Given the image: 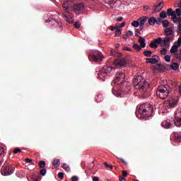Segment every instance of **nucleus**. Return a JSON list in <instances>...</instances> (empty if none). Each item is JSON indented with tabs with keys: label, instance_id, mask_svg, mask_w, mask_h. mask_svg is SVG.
<instances>
[{
	"label": "nucleus",
	"instance_id": "obj_1",
	"mask_svg": "<svg viewBox=\"0 0 181 181\" xmlns=\"http://www.w3.org/2000/svg\"><path fill=\"white\" fill-rule=\"evenodd\" d=\"M112 83L118 84L120 91L122 93H128L131 88V83L127 81V76L124 72H117Z\"/></svg>",
	"mask_w": 181,
	"mask_h": 181
},
{
	"label": "nucleus",
	"instance_id": "obj_2",
	"mask_svg": "<svg viewBox=\"0 0 181 181\" xmlns=\"http://www.w3.org/2000/svg\"><path fill=\"white\" fill-rule=\"evenodd\" d=\"M133 85L136 90L142 91L143 95L144 97H149V83L146 82V79L142 76V75H139L133 79Z\"/></svg>",
	"mask_w": 181,
	"mask_h": 181
},
{
	"label": "nucleus",
	"instance_id": "obj_3",
	"mask_svg": "<svg viewBox=\"0 0 181 181\" xmlns=\"http://www.w3.org/2000/svg\"><path fill=\"white\" fill-rule=\"evenodd\" d=\"M152 114H153V105L149 103H144L136 107V115L137 118L152 117Z\"/></svg>",
	"mask_w": 181,
	"mask_h": 181
},
{
	"label": "nucleus",
	"instance_id": "obj_4",
	"mask_svg": "<svg viewBox=\"0 0 181 181\" xmlns=\"http://www.w3.org/2000/svg\"><path fill=\"white\" fill-rule=\"evenodd\" d=\"M175 120L170 121L167 119L161 123L163 128L169 129L170 127L175 125L178 128H181V108H177L175 114Z\"/></svg>",
	"mask_w": 181,
	"mask_h": 181
},
{
	"label": "nucleus",
	"instance_id": "obj_5",
	"mask_svg": "<svg viewBox=\"0 0 181 181\" xmlns=\"http://www.w3.org/2000/svg\"><path fill=\"white\" fill-rule=\"evenodd\" d=\"M172 91L169 85H160L157 88L156 95L161 100H166Z\"/></svg>",
	"mask_w": 181,
	"mask_h": 181
},
{
	"label": "nucleus",
	"instance_id": "obj_6",
	"mask_svg": "<svg viewBox=\"0 0 181 181\" xmlns=\"http://www.w3.org/2000/svg\"><path fill=\"white\" fill-rule=\"evenodd\" d=\"M88 59L90 62H95V63H100L103 62L104 59V55L101 54L99 51H95L92 54L88 55Z\"/></svg>",
	"mask_w": 181,
	"mask_h": 181
},
{
	"label": "nucleus",
	"instance_id": "obj_7",
	"mask_svg": "<svg viewBox=\"0 0 181 181\" xmlns=\"http://www.w3.org/2000/svg\"><path fill=\"white\" fill-rule=\"evenodd\" d=\"M1 172L4 176H11V175L14 172L13 165L6 163V161L1 168Z\"/></svg>",
	"mask_w": 181,
	"mask_h": 181
},
{
	"label": "nucleus",
	"instance_id": "obj_8",
	"mask_svg": "<svg viewBox=\"0 0 181 181\" xmlns=\"http://www.w3.org/2000/svg\"><path fill=\"white\" fill-rule=\"evenodd\" d=\"M180 45H181V36L179 37L177 41H176L174 43V45L172 46L170 50V53H172L173 54L177 53V50L179 47H180Z\"/></svg>",
	"mask_w": 181,
	"mask_h": 181
},
{
	"label": "nucleus",
	"instance_id": "obj_9",
	"mask_svg": "<svg viewBox=\"0 0 181 181\" xmlns=\"http://www.w3.org/2000/svg\"><path fill=\"white\" fill-rule=\"evenodd\" d=\"M102 73L107 74V76H112L115 73V69L106 65L102 69Z\"/></svg>",
	"mask_w": 181,
	"mask_h": 181
},
{
	"label": "nucleus",
	"instance_id": "obj_10",
	"mask_svg": "<svg viewBox=\"0 0 181 181\" xmlns=\"http://www.w3.org/2000/svg\"><path fill=\"white\" fill-rule=\"evenodd\" d=\"M114 64L116 66L117 69H121L127 66V61L124 58L115 59Z\"/></svg>",
	"mask_w": 181,
	"mask_h": 181
},
{
	"label": "nucleus",
	"instance_id": "obj_11",
	"mask_svg": "<svg viewBox=\"0 0 181 181\" xmlns=\"http://www.w3.org/2000/svg\"><path fill=\"white\" fill-rule=\"evenodd\" d=\"M173 40V37L166 36L163 38L161 47H169L170 46V42Z\"/></svg>",
	"mask_w": 181,
	"mask_h": 181
},
{
	"label": "nucleus",
	"instance_id": "obj_12",
	"mask_svg": "<svg viewBox=\"0 0 181 181\" xmlns=\"http://www.w3.org/2000/svg\"><path fill=\"white\" fill-rule=\"evenodd\" d=\"M73 11H74L75 12H81L84 11V4L79 3L74 4L73 6Z\"/></svg>",
	"mask_w": 181,
	"mask_h": 181
},
{
	"label": "nucleus",
	"instance_id": "obj_13",
	"mask_svg": "<svg viewBox=\"0 0 181 181\" xmlns=\"http://www.w3.org/2000/svg\"><path fill=\"white\" fill-rule=\"evenodd\" d=\"M62 7L65 9V12L66 13H70V8H71V1H65L63 4Z\"/></svg>",
	"mask_w": 181,
	"mask_h": 181
},
{
	"label": "nucleus",
	"instance_id": "obj_14",
	"mask_svg": "<svg viewBox=\"0 0 181 181\" xmlns=\"http://www.w3.org/2000/svg\"><path fill=\"white\" fill-rule=\"evenodd\" d=\"M163 5H164L163 1H161L158 5L154 6L153 13H158V12H160V11L163 9Z\"/></svg>",
	"mask_w": 181,
	"mask_h": 181
},
{
	"label": "nucleus",
	"instance_id": "obj_15",
	"mask_svg": "<svg viewBox=\"0 0 181 181\" xmlns=\"http://www.w3.org/2000/svg\"><path fill=\"white\" fill-rule=\"evenodd\" d=\"M160 62V58H146V63H150L151 64H156L157 63H159Z\"/></svg>",
	"mask_w": 181,
	"mask_h": 181
},
{
	"label": "nucleus",
	"instance_id": "obj_16",
	"mask_svg": "<svg viewBox=\"0 0 181 181\" xmlns=\"http://www.w3.org/2000/svg\"><path fill=\"white\" fill-rule=\"evenodd\" d=\"M138 42L140 44V46L143 47V49H145V47H146V40H145V38L139 36Z\"/></svg>",
	"mask_w": 181,
	"mask_h": 181
},
{
	"label": "nucleus",
	"instance_id": "obj_17",
	"mask_svg": "<svg viewBox=\"0 0 181 181\" xmlns=\"http://www.w3.org/2000/svg\"><path fill=\"white\" fill-rule=\"evenodd\" d=\"M139 23L140 26H144L145 23H146V21H148V17L146 16H143L139 18Z\"/></svg>",
	"mask_w": 181,
	"mask_h": 181
},
{
	"label": "nucleus",
	"instance_id": "obj_18",
	"mask_svg": "<svg viewBox=\"0 0 181 181\" xmlns=\"http://www.w3.org/2000/svg\"><path fill=\"white\" fill-rule=\"evenodd\" d=\"M164 33L166 36H170V35H173V28H167L164 30Z\"/></svg>",
	"mask_w": 181,
	"mask_h": 181
},
{
	"label": "nucleus",
	"instance_id": "obj_19",
	"mask_svg": "<svg viewBox=\"0 0 181 181\" xmlns=\"http://www.w3.org/2000/svg\"><path fill=\"white\" fill-rule=\"evenodd\" d=\"M175 141L177 142H181V133L175 132L174 133Z\"/></svg>",
	"mask_w": 181,
	"mask_h": 181
},
{
	"label": "nucleus",
	"instance_id": "obj_20",
	"mask_svg": "<svg viewBox=\"0 0 181 181\" xmlns=\"http://www.w3.org/2000/svg\"><path fill=\"white\" fill-rule=\"evenodd\" d=\"M64 19L69 23H73L74 22V20H73V18L70 15H64Z\"/></svg>",
	"mask_w": 181,
	"mask_h": 181
},
{
	"label": "nucleus",
	"instance_id": "obj_21",
	"mask_svg": "<svg viewBox=\"0 0 181 181\" xmlns=\"http://www.w3.org/2000/svg\"><path fill=\"white\" fill-rule=\"evenodd\" d=\"M148 22L149 25H151V26H153V25H155V23H156V22H158V20L155 17H150L148 18Z\"/></svg>",
	"mask_w": 181,
	"mask_h": 181
},
{
	"label": "nucleus",
	"instance_id": "obj_22",
	"mask_svg": "<svg viewBox=\"0 0 181 181\" xmlns=\"http://www.w3.org/2000/svg\"><path fill=\"white\" fill-rule=\"evenodd\" d=\"M133 49H134V50H136V52H141V50H142V49H144V47H142L141 45H139L136 43H134Z\"/></svg>",
	"mask_w": 181,
	"mask_h": 181
},
{
	"label": "nucleus",
	"instance_id": "obj_23",
	"mask_svg": "<svg viewBox=\"0 0 181 181\" xmlns=\"http://www.w3.org/2000/svg\"><path fill=\"white\" fill-rule=\"evenodd\" d=\"M167 13V15L168 16H172V18L173 16H175V15H176V12L175 11H173L172 8H168L167 10V13Z\"/></svg>",
	"mask_w": 181,
	"mask_h": 181
},
{
	"label": "nucleus",
	"instance_id": "obj_24",
	"mask_svg": "<svg viewBox=\"0 0 181 181\" xmlns=\"http://www.w3.org/2000/svg\"><path fill=\"white\" fill-rule=\"evenodd\" d=\"M122 35V29L119 28V27L117 28L115 33V36L116 37H119V36Z\"/></svg>",
	"mask_w": 181,
	"mask_h": 181
},
{
	"label": "nucleus",
	"instance_id": "obj_25",
	"mask_svg": "<svg viewBox=\"0 0 181 181\" xmlns=\"http://www.w3.org/2000/svg\"><path fill=\"white\" fill-rule=\"evenodd\" d=\"M111 54L112 56H115L116 57H121L122 56V54L121 52H117L114 49L111 50Z\"/></svg>",
	"mask_w": 181,
	"mask_h": 181
},
{
	"label": "nucleus",
	"instance_id": "obj_26",
	"mask_svg": "<svg viewBox=\"0 0 181 181\" xmlns=\"http://www.w3.org/2000/svg\"><path fill=\"white\" fill-rule=\"evenodd\" d=\"M52 165L55 168H59V166H60V160H59V159L54 160Z\"/></svg>",
	"mask_w": 181,
	"mask_h": 181
},
{
	"label": "nucleus",
	"instance_id": "obj_27",
	"mask_svg": "<svg viewBox=\"0 0 181 181\" xmlns=\"http://www.w3.org/2000/svg\"><path fill=\"white\" fill-rule=\"evenodd\" d=\"M38 166L40 169H45V168H46V162H45V160H40L38 163Z\"/></svg>",
	"mask_w": 181,
	"mask_h": 181
},
{
	"label": "nucleus",
	"instance_id": "obj_28",
	"mask_svg": "<svg viewBox=\"0 0 181 181\" xmlns=\"http://www.w3.org/2000/svg\"><path fill=\"white\" fill-rule=\"evenodd\" d=\"M169 105L171 108H175L177 105V102L169 100Z\"/></svg>",
	"mask_w": 181,
	"mask_h": 181
},
{
	"label": "nucleus",
	"instance_id": "obj_29",
	"mask_svg": "<svg viewBox=\"0 0 181 181\" xmlns=\"http://www.w3.org/2000/svg\"><path fill=\"white\" fill-rule=\"evenodd\" d=\"M143 54L146 56V57H151V56H152V51L146 50L143 52Z\"/></svg>",
	"mask_w": 181,
	"mask_h": 181
},
{
	"label": "nucleus",
	"instance_id": "obj_30",
	"mask_svg": "<svg viewBox=\"0 0 181 181\" xmlns=\"http://www.w3.org/2000/svg\"><path fill=\"white\" fill-rule=\"evenodd\" d=\"M171 69L175 71L178 70L179 69V64L173 63L171 65Z\"/></svg>",
	"mask_w": 181,
	"mask_h": 181
},
{
	"label": "nucleus",
	"instance_id": "obj_31",
	"mask_svg": "<svg viewBox=\"0 0 181 181\" xmlns=\"http://www.w3.org/2000/svg\"><path fill=\"white\" fill-rule=\"evenodd\" d=\"M154 42H156V45H160V46L162 47V42H163L162 37H158L155 39Z\"/></svg>",
	"mask_w": 181,
	"mask_h": 181
},
{
	"label": "nucleus",
	"instance_id": "obj_32",
	"mask_svg": "<svg viewBox=\"0 0 181 181\" xmlns=\"http://www.w3.org/2000/svg\"><path fill=\"white\" fill-rule=\"evenodd\" d=\"M150 47L153 49H158V45L156 44L155 40L151 41V42L150 43Z\"/></svg>",
	"mask_w": 181,
	"mask_h": 181
},
{
	"label": "nucleus",
	"instance_id": "obj_33",
	"mask_svg": "<svg viewBox=\"0 0 181 181\" xmlns=\"http://www.w3.org/2000/svg\"><path fill=\"white\" fill-rule=\"evenodd\" d=\"M104 100V98H103L102 95H98L96 97V101L97 103H103V100Z\"/></svg>",
	"mask_w": 181,
	"mask_h": 181
},
{
	"label": "nucleus",
	"instance_id": "obj_34",
	"mask_svg": "<svg viewBox=\"0 0 181 181\" xmlns=\"http://www.w3.org/2000/svg\"><path fill=\"white\" fill-rule=\"evenodd\" d=\"M160 18H162V19H166V18H168V14L166 11H162L160 13Z\"/></svg>",
	"mask_w": 181,
	"mask_h": 181
},
{
	"label": "nucleus",
	"instance_id": "obj_35",
	"mask_svg": "<svg viewBox=\"0 0 181 181\" xmlns=\"http://www.w3.org/2000/svg\"><path fill=\"white\" fill-rule=\"evenodd\" d=\"M62 169H64L66 172H70V166L67 165V164L64 163L62 165Z\"/></svg>",
	"mask_w": 181,
	"mask_h": 181
},
{
	"label": "nucleus",
	"instance_id": "obj_36",
	"mask_svg": "<svg viewBox=\"0 0 181 181\" xmlns=\"http://www.w3.org/2000/svg\"><path fill=\"white\" fill-rule=\"evenodd\" d=\"M139 21H134L132 23V25L134 26V28H138V26H139Z\"/></svg>",
	"mask_w": 181,
	"mask_h": 181
},
{
	"label": "nucleus",
	"instance_id": "obj_37",
	"mask_svg": "<svg viewBox=\"0 0 181 181\" xmlns=\"http://www.w3.org/2000/svg\"><path fill=\"white\" fill-rule=\"evenodd\" d=\"M163 28H168V26H169V21L168 20H164L163 21Z\"/></svg>",
	"mask_w": 181,
	"mask_h": 181
},
{
	"label": "nucleus",
	"instance_id": "obj_38",
	"mask_svg": "<svg viewBox=\"0 0 181 181\" xmlns=\"http://www.w3.org/2000/svg\"><path fill=\"white\" fill-rule=\"evenodd\" d=\"M107 29H109L110 30H111L112 32H114V30H117L118 29V26H112L110 25L107 28Z\"/></svg>",
	"mask_w": 181,
	"mask_h": 181
},
{
	"label": "nucleus",
	"instance_id": "obj_39",
	"mask_svg": "<svg viewBox=\"0 0 181 181\" xmlns=\"http://www.w3.org/2000/svg\"><path fill=\"white\" fill-rule=\"evenodd\" d=\"M172 19H173V22H174V23H177L178 18H177V16H176V14L172 17Z\"/></svg>",
	"mask_w": 181,
	"mask_h": 181
},
{
	"label": "nucleus",
	"instance_id": "obj_40",
	"mask_svg": "<svg viewBox=\"0 0 181 181\" xmlns=\"http://www.w3.org/2000/svg\"><path fill=\"white\" fill-rule=\"evenodd\" d=\"M80 26H81V23L79 21L75 22L74 28H76V29H78Z\"/></svg>",
	"mask_w": 181,
	"mask_h": 181
},
{
	"label": "nucleus",
	"instance_id": "obj_41",
	"mask_svg": "<svg viewBox=\"0 0 181 181\" xmlns=\"http://www.w3.org/2000/svg\"><path fill=\"white\" fill-rule=\"evenodd\" d=\"M105 4H107V5H112L114 4V0H104Z\"/></svg>",
	"mask_w": 181,
	"mask_h": 181
},
{
	"label": "nucleus",
	"instance_id": "obj_42",
	"mask_svg": "<svg viewBox=\"0 0 181 181\" xmlns=\"http://www.w3.org/2000/svg\"><path fill=\"white\" fill-rule=\"evenodd\" d=\"M160 54H166L168 53V49H166V48H163L160 52Z\"/></svg>",
	"mask_w": 181,
	"mask_h": 181
},
{
	"label": "nucleus",
	"instance_id": "obj_43",
	"mask_svg": "<svg viewBox=\"0 0 181 181\" xmlns=\"http://www.w3.org/2000/svg\"><path fill=\"white\" fill-rule=\"evenodd\" d=\"M46 173H47L46 169H42L40 171V173L42 175V176H45L46 175Z\"/></svg>",
	"mask_w": 181,
	"mask_h": 181
},
{
	"label": "nucleus",
	"instance_id": "obj_44",
	"mask_svg": "<svg viewBox=\"0 0 181 181\" xmlns=\"http://www.w3.org/2000/svg\"><path fill=\"white\" fill-rule=\"evenodd\" d=\"M164 60L167 62V63H169L170 62V55H165L164 57Z\"/></svg>",
	"mask_w": 181,
	"mask_h": 181
},
{
	"label": "nucleus",
	"instance_id": "obj_45",
	"mask_svg": "<svg viewBox=\"0 0 181 181\" xmlns=\"http://www.w3.org/2000/svg\"><path fill=\"white\" fill-rule=\"evenodd\" d=\"M22 152V150H21V148H16L13 151V153H15L16 155V153H19Z\"/></svg>",
	"mask_w": 181,
	"mask_h": 181
},
{
	"label": "nucleus",
	"instance_id": "obj_46",
	"mask_svg": "<svg viewBox=\"0 0 181 181\" xmlns=\"http://www.w3.org/2000/svg\"><path fill=\"white\" fill-rule=\"evenodd\" d=\"M58 177H59V179L62 180L63 177H64V173H62V172L59 173H58Z\"/></svg>",
	"mask_w": 181,
	"mask_h": 181
},
{
	"label": "nucleus",
	"instance_id": "obj_47",
	"mask_svg": "<svg viewBox=\"0 0 181 181\" xmlns=\"http://www.w3.org/2000/svg\"><path fill=\"white\" fill-rule=\"evenodd\" d=\"M51 19H52V21H54V22H56L57 23H59V19L56 18V16H52Z\"/></svg>",
	"mask_w": 181,
	"mask_h": 181
},
{
	"label": "nucleus",
	"instance_id": "obj_48",
	"mask_svg": "<svg viewBox=\"0 0 181 181\" xmlns=\"http://www.w3.org/2000/svg\"><path fill=\"white\" fill-rule=\"evenodd\" d=\"M175 13L178 16H181V9L180 8H177L175 10Z\"/></svg>",
	"mask_w": 181,
	"mask_h": 181
},
{
	"label": "nucleus",
	"instance_id": "obj_49",
	"mask_svg": "<svg viewBox=\"0 0 181 181\" xmlns=\"http://www.w3.org/2000/svg\"><path fill=\"white\" fill-rule=\"evenodd\" d=\"M175 59H177L178 60H181V56L180 54H179L178 53H175Z\"/></svg>",
	"mask_w": 181,
	"mask_h": 181
},
{
	"label": "nucleus",
	"instance_id": "obj_50",
	"mask_svg": "<svg viewBox=\"0 0 181 181\" xmlns=\"http://www.w3.org/2000/svg\"><path fill=\"white\" fill-rule=\"evenodd\" d=\"M71 181H78V177L74 175L71 177Z\"/></svg>",
	"mask_w": 181,
	"mask_h": 181
},
{
	"label": "nucleus",
	"instance_id": "obj_51",
	"mask_svg": "<svg viewBox=\"0 0 181 181\" xmlns=\"http://www.w3.org/2000/svg\"><path fill=\"white\" fill-rule=\"evenodd\" d=\"M126 35H127V36H133L134 33L131 30H128L126 33Z\"/></svg>",
	"mask_w": 181,
	"mask_h": 181
},
{
	"label": "nucleus",
	"instance_id": "obj_52",
	"mask_svg": "<svg viewBox=\"0 0 181 181\" xmlns=\"http://www.w3.org/2000/svg\"><path fill=\"white\" fill-rule=\"evenodd\" d=\"M177 29H178L177 33L180 35V36H181V24L178 25Z\"/></svg>",
	"mask_w": 181,
	"mask_h": 181
},
{
	"label": "nucleus",
	"instance_id": "obj_53",
	"mask_svg": "<svg viewBox=\"0 0 181 181\" xmlns=\"http://www.w3.org/2000/svg\"><path fill=\"white\" fill-rule=\"evenodd\" d=\"M122 50H127V52H132V49H131V48L128 47H124V48H122Z\"/></svg>",
	"mask_w": 181,
	"mask_h": 181
},
{
	"label": "nucleus",
	"instance_id": "obj_54",
	"mask_svg": "<svg viewBox=\"0 0 181 181\" xmlns=\"http://www.w3.org/2000/svg\"><path fill=\"white\" fill-rule=\"evenodd\" d=\"M119 181H127V179L124 177H122L121 175L119 176Z\"/></svg>",
	"mask_w": 181,
	"mask_h": 181
},
{
	"label": "nucleus",
	"instance_id": "obj_55",
	"mask_svg": "<svg viewBox=\"0 0 181 181\" xmlns=\"http://www.w3.org/2000/svg\"><path fill=\"white\" fill-rule=\"evenodd\" d=\"M122 176L123 177H127V176H128V173L125 170L122 171Z\"/></svg>",
	"mask_w": 181,
	"mask_h": 181
},
{
	"label": "nucleus",
	"instance_id": "obj_56",
	"mask_svg": "<svg viewBox=\"0 0 181 181\" xmlns=\"http://www.w3.org/2000/svg\"><path fill=\"white\" fill-rule=\"evenodd\" d=\"M92 180L93 181H100V177H95V176L92 177Z\"/></svg>",
	"mask_w": 181,
	"mask_h": 181
},
{
	"label": "nucleus",
	"instance_id": "obj_57",
	"mask_svg": "<svg viewBox=\"0 0 181 181\" xmlns=\"http://www.w3.org/2000/svg\"><path fill=\"white\" fill-rule=\"evenodd\" d=\"M160 66H162V64H160L158 65V68H157V70H159L160 71H165V69H162V68H160Z\"/></svg>",
	"mask_w": 181,
	"mask_h": 181
},
{
	"label": "nucleus",
	"instance_id": "obj_58",
	"mask_svg": "<svg viewBox=\"0 0 181 181\" xmlns=\"http://www.w3.org/2000/svg\"><path fill=\"white\" fill-rule=\"evenodd\" d=\"M156 23H157V25H160V23H162V19L158 18Z\"/></svg>",
	"mask_w": 181,
	"mask_h": 181
},
{
	"label": "nucleus",
	"instance_id": "obj_59",
	"mask_svg": "<svg viewBox=\"0 0 181 181\" xmlns=\"http://www.w3.org/2000/svg\"><path fill=\"white\" fill-rule=\"evenodd\" d=\"M25 163H32V159L25 158Z\"/></svg>",
	"mask_w": 181,
	"mask_h": 181
},
{
	"label": "nucleus",
	"instance_id": "obj_60",
	"mask_svg": "<svg viewBox=\"0 0 181 181\" xmlns=\"http://www.w3.org/2000/svg\"><path fill=\"white\" fill-rule=\"evenodd\" d=\"M126 23L123 22L120 24V25L118 26V28H119V29H121V28H124V26H125Z\"/></svg>",
	"mask_w": 181,
	"mask_h": 181
},
{
	"label": "nucleus",
	"instance_id": "obj_61",
	"mask_svg": "<svg viewBox=\"0 0 181 181\" xmlns=\"http://www.w3.org/2000/svg\"><path fill=\"white\" fill-rule=\"evenodd\" d=\"M136 36L139 37V35H141V31H139V30L138 29H136Z\"/></svg>",
	"mask_w": 181,
	"mask_h": 181
},
{
	"label": "nucleus",
	"instance_id": "obj_62",
	"mask_svg": "<svg viewBox=\"0 0 181 181\" xmlns=\"http://www.w3.org/2000/svg\"><path fill=\"white\" fill-rule=\"evenodd\" d=\"M5 152V150L0 146V155H2Z\"/></svg>",
	"mask_w": 181,
	"mask_h": 181
},
{
	"label": "nucleus",
	"instance_id": "obj_63",
	"mask_svg": "<svg viewBox=\"0 0 181 181\" xmlns=\"http://www.w3.org/2000/svg\"><path fill=\"white\" fill-rule=\"evenodd\" d=\"M122 19H124V18L122 17H119L116 19L117 22H121L122 21Z\"/></svg>",
	"mask_w": 181,
	"mask_h": 181
},
{
	"label": "nucleus",
	"instance_id": "obj_64",
	"mask_svg": "<svg viewBox=\"0 0 181 181\" xmlns=\"http://www.w3.org/2000/svg\"><path fill=\"white\" fill-rule=\"evenodd\" d=\"M122 39H124L125 40H127V39H128L127 34L122 35Z\"/></svg>",
	"mask_w": 181,
	"mask_h": 181
}]
</instances>
